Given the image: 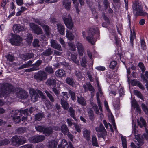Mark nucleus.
<instances>
[{
	"label": "nucleus",
	"mask_w": 148,
	"mask_h": 148,
	"mask_svg": "<svg viewBox=\"0 0 148 148\" xmlns=\"http://www.w3.org/2000/svg\"><path fill=\"white\" fill-rule=\"evenodd\" d=\"M32 108H30L29 109H25L24 110H21L20 112L18 110H15L12 111L11 113L12 114L11 116L14 121L16 123H18L20 122L21 119L20 118V114L23 113L25 115H28L32 112Z\"/></svg>",
	"instance_id": "obj_1"
},
{
	"label": "nucleus",
	"mask_w": 148,
	"mask_h": 148,
	"mask_svg": "<svg viewBox=\"0 0 148 148\" xmlns=\"http://www.w3.org/2000/svg\"><path fill=\"white\" fill-rule=\"evenodd\" d=\"M99 30L97 28L96 29H92L89 30L88 32V35L86 36V32L85 31L82 32V36L84 39L92 45H94L96 40L94 37L95 34H98L99 36Z\"/></svg>",
	"instance_id": "obj_2"
},
{
	"label": "nucleus",
	"mask_w": 148,
	"mask_h": 148,
	"mask_svg": "<svg viewBox=\"0 0 148 148\" xmlns=\"http://www.w3.org/2000/svg\"><path fill=\"white\" fill-rule=\"evenodd\" d=\"M14 87L10 84L0 83V97L7 96L14 91Z\"/></svg>",
	"instance_id": "obj_3"
},
{
	"label": "nucleus",
	"mask_w": 148,
	"mask_h": 148,
	"mask_svg": "<svg viewBox=\"0 0 148 148\" xmlns=\"http://www.w3.org/2000/svg\"><path fill=\"white\" fill-rule=\"evenodd\" d=\"M26 142L25 138L22 136H15L12 139V145L16 146L25 143Z\"/></svg>",
	"instance_id": "obj_4"
},
{
	"label": "nucleus",
	"mask_w": 148,
	"mask_h": 148,
	"mask_svg": "<svg viewBox=\"0 0 148 148\" xmlns=\"http://www.w3.org/2000/svg\"><path fill=\"white\" fill-rule=\"evenodd\" d=\"M133 12L135 16L141 15L143 12L142 7L138 2H136L133 5Z\"/></svg>",
	"instance_id": "obj_5"
},
{
	"label": "nucleus",
	"mask_w": 148,
	"mask_h": 148,
	"mask_svg": "<svg viewBox=\"0 0 148 148\" xmlns=\"http://www.w3.org/2000/svg\"><path fill=\"white\" fill-rule=\"evenodd\" d=\"M47 77V74L44 71H40L34 76V78L38 81H42L46 79Z\"/></svg>",
	"instance_id": "obj_6"
},
{
	"label": "nucleus",
	"mask_w": 148,
	"mask_h": 148,
	"mask_svg": "<svg viewBox=\"0 0 148 148\" xmlns=\"http://www.w3.org/2000/svg\"><path fill=\"white\" fill-rule=\"evenodd\" d=\"M95 130L98 132V137H102L104 139V137L107 135V132L103 125L101 123L99 127L96 128Z\"/></svg>",
	"instance_id": "obj_7"
},
{
	"label": "nucleus",
	"mask_w": 148,
	"mask_h": 148,
	"mask_svg": "<svg viewBox=\"0 0 148 148\" xmlns=\"http://www.w3.org/2000/svg\"><path fill=\"white\" fill-rule=\"evenodd\" d=\"M12 44L16 46L20 45L21 42L22 41V38L19 35L13 34L12 38L10 40Z\"/></svg>",
	"instance_id": "obj_8"
},
{
	"label": "nucleus",
	"mask_w": 148,
	"mask_h": 148,
	"mask_svg": "<svg viewBox=\"0 0 148 148\" xmlns=\"http://www.w3.org/2000/svg\"><path fill=\"white\" fill-rule=\"evenodd\" d=\"M30 27L34 33L37 35L41 34L42 33V30L38 25L33 23H31L29 24Z\"/></svg>",
	"instance_id": "obj_9"
},
{
	"label": "nucleus",
	"mask_w": 148,
	"mask_h": 148,
	"mask_svg": "<svg viewBox=\"0 0 148 148\" xmlns=\"http://www.w3.org/2000/svg\"><path fill=\"white\" fill-rule=\"evenodd\" d=\"M45 139L43 135L34 136L29 138V141L32 143H38L43 141Z\"/></svg>",
	"instance_id": "obj_10"
},
{
	"label": "nucleus",
	"mask_w": 148,
	"mask_h": 148,
	"mask_svg": "<svg viewBox=\"0 0 148 148\" xmlns=\"http://www.w3.org/2000/svg\"><path fill=\"white\" fill-rule=\"evenodd\" d=\"M42 62V61L40 60H39L34 64H32L31 65L33 67L29 69L26 70V72H30L34 71H37L39 69V66Z\"/></svg>",
	"instance_id": "obj_11"
},
{
	"label": "nucleus",
	"mask_w": 148,
	"mask_h": 148,
	"mask_svg": "<svg viewBox=\"0 0 148 148\" xmlns=\"http://www.w3.org/2000/svg\"><path fill=\"white\" fill-rule=\"evenodd\" d=\"M68 17H64L63 18V19L67 27L69 29H71L73 27V24L71 17L69 16V14H68Z\"/></svg>",
	"instance_id": "obj_12"
},
{
	"label": "nucleus",
	"mask_w": 148,
	"mask_h": 148,
	"mask_svg": "<svg viewBox=\"0 0 148 148\" xmlns=\"http://www.w3.org/2000/svg\"><path fill=\"white\" fill-rule=\"evenodd\" d=\"M29 93L31 94V100L32 101L35 102L38 100V94L34 89H31Z\"/></svg>",
	"instance_id": "obj_13"
},
{
	"label": "nucleus",
	"mask_w": 148,
	"mask_h": 148,
	"mask_svg": "<svg viewBox=\"0 0 148 148\" xmlns=\"http://www.w3.org/2000/svg\"><path fill=\"white\" fill-rule=\"evenodd\" d=\"M50 43L51 46L54 48L57 49L60 51H62L61 46L58 44L56 40H51L50 41Z\"/></svg>",
	"instance_id": "obj_14"
},
{
	"label": "nucleus",
	"mask_w": 148,
	"mask_h": 148,
	"mask_svg": "<svg viewBox=\"0 0 148 148\" xmlns=\"http://www.w3.org/2000/svg\"><path fill=\"white\" fill-rule=\"evenodd\" d=\"M91 131L89 130L86 129H84L83 131V137L87 141H89L90 139Z\"/></svg>",
	"instance_id": "obj_15"
},
{
	"label": "nucleus",
	"mask_w": 148,
	"mask_h": 148,
	"mask_svg": "<svg viewBox=\"0 0 148 148\" xmlns=\"http://www.w3.org/2000/svg\"><path fill=\"white\" fill-rule=\"evenodd\" d=\"M24 27L20 24L14 25L13 27V30L14 33H16L24 30Z\"/></svg>",
	"instance_id": "obj_16"
},
{
	"label": "nucleus",
	"mask_w": 148,
	"mask_h": 148,
	"mask_svg": "<svg viewBox=\"0 0 148 148\" xmlns=\"http://www.w3.org/2000/svg\"><path fill=\"white\" fill-rule=\"evenodd\" d=\"M21 57L25 61L32 58L34 57V54L32 53H27L25 54H21Z\"/></svg>",
	"instance_id": "obj_17"
},
{
	"label": "nucleus",
	"mask_w": 148,
	"mask_h": 148,
	"mask_svg": "<svg viewBox=\"0 0 148 148\" xmlns=\"http://www.w3.org/2000/svg\"><path fill=\"white\" fill-rule=\"evenodd\" d=\"M76 45L77 47L79 55L82 56L83 55L84 49L82 44L77 42L76 44Z\"/></svg>",
	"instance_id": "obj_18"
},
{
	"label": "nucleus",
	"mask_w": 148,
	"mask_h": 148,
	"mask_svg": "<svg viewBox=\"0 0 148 148\" xmlns=\"http://www.w3.org/2000/svg\"><path fill=\"white\" fill-rule=\"evenodd\" d=\"M57 25L58 30L60 33L62 35L64 34L65 29L64 26L60 23L57 24Z\"/></svg>",
	"instance_id": "obj_19"
},
{
	"label": "nucleus",
	"mask_w": 148,
	"mask_h": 148,
	"mask_svg": "<svg viewBox=\"0 0 148 148\" xmlns=\"http://www.w3.org/2000/svg\"><path fill=\"white\" fill-rule=\"evenodd\" d=\"M18 96L20 99H25L27 98L28 97V93L25 90H21L19 92L18 94Z\"/></svg>",
	"instance_id": "obj_20"
},
{
	"label": "nucleus",
	"mask_w": 148,
	"mask_h": 148,
	"mask_svg": "<svg viewBox=\"0 0 148 148\" xmlns=\"http://www.w3.org/2000/svg\"><path fill=\"white\" fill-rule=\"evenodd\" d=\"M55 74L58 77L61 78L65 75V71L62 69H59L55 72Z\"/></svg>",
	"instance_id": "obj_21"
},
{
	"label": "nucleus",
	"mask_w": 148,
	"mask_h": 148,
	"mask_svg": "<svg viewBox=\"0 0 148 148\" xmlns=\"http://www.w3.org/2000/svg\"><path fill=\"white\" fill-rule=\"evenodd\" d=\"M46 83L47 85L50 86H54L56 85V80L52 78H49L47 80Z\"/></svg>",
	"instance_id": "obj_22"
},
{
	"label": "nucleus",
	"mask_w": 148,
	"mask_h": 148,
	"mask_svg": "<svg viewBox=\"0 0 148 148\" xmlns=\"http://www.w3.org/2000/svg\"><path fill=\"white\" fill-rule=\"evenodd\" d=\"M88 113L89 119L93 121L95 119L93 111L91 108H90L88 111Z\"/></svg>",
	"instance_id": "obj_23"
},
{
	"label": "nucleus",
	"mask_w": 148,
	"mask_h": 148,
	"mask_svg": "<svg viewBox=\"0 0 148 148\" xmlns=\"http://www.w3.org/2000/svg\"><path fill=\"white\" fill-rule=\"evenodd\" d=\"M53 53V50L51 48H48L44 51L42 53V55L43 56H49L51 55Z\"/></svg>",
	"instance_id": "obj_24"
},
{
	"label": "nucleus",
	"mask_w": 148,
	"mask_h": 148,
	"mask_svg": "<svg viewBox=\"0 0 148 148\" xmlns=\"http://www.w3.org/2000/svg\"><path fill=\"white\" fill-rule=\"evenodd\" d=\"M42 27L45 32V34L47 36H49L51 34V29L48 25H45L44 24H43Z\"/></svg>",
	"instance_id": "obj_25"
},
{
	"label": "nucleus",
	"mask_w": 148,
	"mask_h": 148,
	"mask_svg": "<svg viewBox=\"0 0 148 148\" xmlns=\"http://www.w3.org/2000/svg\"><path fill=\"white\" fill-rule=\"evenodd\" d=\"M77 102L83 106H86V101L84 97H77Z\"/></svg>",
	"instance_id": "obj_26"
},
{
	"label": "nucleus",
	"mask_w": 148,
	"mask_h": 148,
	"mask_svg": "<svg viewBox=\"0 0 148 148\" xmlns=\"http://www.w3.org/2000/svg\"><path fill=\"white\" fill-rule=\"evenodd\" d=\"M68 111L71 116L75 120H77V119L75 116V112L73 108L71 107H70L69 108Z\"/></svg>",
	"instance_id": "obj_27"
},
{
	"label": "nucleus",
	"mask_w": 148,
	"mask_h": 148,
	"mask_svg": "<svg viewBox=\"0 0 148 148\" xmlns=\"http://www.w3.org/2000/svg\"><path fill=\"white\" fill-rule=\"evenodd\" d=\"M53 129L51 127H44L43 133L46 136H49L52 133Z\"/></svg>",
	"instance_id": "obj_28"
},
{
	"label": "nucleus",
	"mask_w": 148,
	"mask_h": 148,
	"mask_svg": "<svg viewBox=\"0 0 148 148\" xmlns=\"http://www.w3.org/2000/svg\"><path fill=\"white\" fill-rule=\"evenodd\" d=\"M61 101H66L68 99L69 97L68 93L66 92H62L60 97Z\"/></svg>",
	"instance_id": "obj_29"
},
{
	"label": "nucleus",
	"mask_w": 148,
	"mask_h": 148,
	"mask_svg": "<svg viewBox=\"0 0 148 148\" xmlns=\"http://www.w3.org/2000/svg\"><path fill=\"white\" fill-rule=\"evenodd\" d=\"M69 144L68 145L66 141L63 139L62 140L61 143L58 145V148H68Z\"/></svg>",
	"instance_id": "obj_30"
},
{
	"label": "nucleus",
	"mask_w": 148,
	"mask_h": 148,
	"mask_svg": "<svg viewBox=\"0 0 148 148\" xmlns=\"http://www.w3.org/2000/svg\"><path fill=\"white\" fill-rule=\"evenodd\" d=\"M60 130L64 135H66L67 133L69 132L67 126L65 124H63L61 125Z\"/></svg>",
	"instance_id": "obj_31"
},
{
	"label": "nucleus",
	"mask_w": 148,
	"mask_h": 148,
	"mask_svg": "<svg viewBox=\"0 0 148 148\" xmlns=\"http://www.w3.org/2000/svg\"><path fill=\"white\" fill-rule=\"evenodd\" d=\"M33 61L34 60H29L28 61L26 64H24L19 67L18 68V69H21L24 68L29 67L31 66H32L31 64Z\"/></svg>",
	"instance_id": "obj_32"
},
{
	"label": "nucleus",
	"mask_w": 148,
	"mask_h": 148,
	"mask_svg": "<svg viewBox=\"0 0 148 148\" xmlns=\"http://www.w3.org/2000/svg\"><path fill=\"white\" fill-rule=\"evenodd\" d=\"M63 3L65 8L67 10H69L71 7V1L69 0H64L63 1Z\"/></svg>",
	"instance_id": "obj_33"
},
{
	"label": "nucleus",
	"mask_w": 148,
	"mask_h": 148,
	"mask_svg": "<svg viewBox=\"0 0 148 148\" xmlns=\"http://www.w3.org/2000/svg\"><path fill=\"white\" fill-rule=\"evenodd\" d=\"M81 66L83 67L86 68L88 64L87 60L85 57H83L80 60Z\"/></svg>",
	"instance_id": "obj_34"
},
{
	"label": "nucleus",
	"mask_w": 148,
	"mask_h": 148,
	"mask_svg": "<svg viewBox=\"0 0 148 148\" xmlns=\"http://www.w3.org/2000/svg\"><path fill=\"white\" fill-rule=\"evenodd\" d=\"M66 83L72 86H73L75 85V83L73 79L71 77H67L66 79Z\"/></svg>",
	"instance_id": "obj_35"
},
{
	"label": "nucleus",
	"mask_w": 148,
	"mask_h": 148,
	"mask_svg": "<svg viewBox=\"0 0 148 148\" xmlns=\"http://www.w3.org/2000/svg\"><path fill=\"white\" fill-rule=\"evenodd\" d=\"M24 39L27 41L29 45L31 44L33 40L32 34L30 33H28Z\"/></svg>",
	"instance_id": "obj_36"
},
{
	"label": "nucleus",
	"mask_w": 148,
	"mask_h": 148,
	"mask_svg": "<svg viewBox=\"0 0 148 148\" xmlns=\"http://www.w3.org/2000/svg\"><path fill=\"white\" fill-rule=\"evenodd\" d=\"M131 34L130 36V42L131 44L132 47H133V41L134 39L136 38V36L135 32L133 30V33H132L131 30H130Z\"/></svg>",
	"instance_id": "obj_37"
},
{
	"label": "nucleus",
	"mask_w": 148,
	"mask_h": 148,
	"mask_svg": "<svg viewBox=\"0 0 148 148\" xmlns=\"http://www.w3.org/2000/svg\"><path fill=\"white\" fill-rule=\"evenodd\" d=\"M137 122L138 125L141 128H142L143 126L145 127L146 124V121L142 117H140V121L138 120Z\"/></svg>",
	"instance_id": "obj_38"
},
{
	"label": "nucleus",
	"mask_w": 148,
	"mask_h": 148,
	"mask_svg": "<svg viewBox=\"0 0 148 148\" xmlns=\"http://www.w3.org/2000/svg\"><path fill=\"white\" fill-rule=\"evenodd\" d=\"M60 102L64 110H67L68 109L69 104L67 100L61 101Z\"/></svg>",
	"instance_id": "obj_39"
},
{
	"label": "nucleus",
	"mask_w": 148,
	"mask_h": 148,
	"mask_svg": "<svg viewBox=\"0 0 148 148\" xmlns=\"http://www.w3.org/2000/svg\"><path fill=\"white\" fill-rule=\"evenodd\" d=\"M69 49V50L74 51H76V48L75 46L74 42L72 41H70L68 43Z\"/></svg>",
	"instance_id": "obj_40"
},
{
	"label": "nucleus",
	"mask_w": 148,
	"mask_h": 148,
	"mask_svg": "<svg viewBox=\"0 0 148 148\" xmlns=\"http://www.w3.org/2000/svg\"><path fill=\"white\" fill-rule=\"evenodd\" d=\"M57 143L55 141H52L49 142L48 148H56Z\"/></svg>",
	"instance_id": "obj_41"
},
{
	"label": "nucleus",
	"mask_w": 148,
	"mask_h": 148,
	"mask_svg": "<svg viewBox=\"0 0 148 148\" xmlns=\"http://www.w3.org/2000/svg\"><path fill=\"white\" fill-rule=\"evenodd\" d=\"M26 128L24 127H20L16 130V131L17 133L20 134L23 133L26 131Z\"/></svg>",
	"instance_id": "obj_42"
},
{
	"label": "nucleus",
	"mask_w": 148,
	"mask_h": 148,
	"mask_svg": "<svg viewBox=\"0 0 148 148\" xmlns=\"http://www.w3.org/2000/svg\"><path fill=\"white\" fill-rule=\"evenodd\" d=\"M68 92L69 94L70 95L72 100L75 101L76 100V95L75 92L71 90H69Z\"/></svg>",
	"instance_id": "obj_43"
},
{
	"label": "nucleus",
	"mask_w": 148,
	"mask_h": 148,
	"mask_svg": "<svg viewBox=\"0 0 148 148\" xmlns=\"http://www.w3.org/2000/svg\"><path fill=\"white\" fill-rule=\"evenodd\" d=\"M45 70L47 73L50 74H52L54 72L52 67L49 66H47L45 68Z\"/></svg>",
	"instance_id": "obj_44"
},
{
	"label": "nucleus",
	"mask_w": 148,
	"mask_h": 148,
	"mask_svg": "<svg viewBox=\"0 0 148 148\" xmlns=\"http://www.w3.org/2000/svg\"><path fill=\"white\" fill-rule=\"evenodd\" d=\"M92 145L94 146L97 147L99 145L96 136L95 135H93L92 136Z\"/></svg>",
	"instance_id": "obj_45"
},
{
	"label": "nucleus",
	"mask_w": 148,
	"mask_h": 148,
	"mask_svg": "<svg viewBox=\"0 0 148 148\" xmlns=\"http://www.w3.org/2000/svg\"><path fill=\"white\" fill-rule=\"evenodd\" d=\"M45 92L50 101L52 102H54L55 101V99L52 95L47 90H45Z\"/></svg>",
	"instance_id": "obj_46"
},
{
	"label": "nucleus",
	"mask_w": 148,
	"mask_h": 148,
	"mask_svg": "<svg viewBox=\"0 0 148 148\" xmlns=\"http://www.w3.org/2000/svg\"><path fill=\"white\" fill-rule=\"evenodd\" d=\"M10 141L6 139L0 140V146L6 145L10 143Z\"/></svg>",
	"instance_id": "obj_47"
},
{
	"label": "nucleus",
	"mask_w": 148,
	"mask_h": 148,
	"mask_svg": "<svg viewBox=\"0 0 148 148\" xmlns=\"http://www.w3.org/2000/svg\"><path fill=\"white\" fill-rule=\"evenodd\" d=\"M66 36L68 39L70 40H73L74 38V36L68 30H67Z\"/></svg>",
	"instance_id": "obj_48"
},
{
	"label": "nucleus",
	"mask_w": 148,
	"mask_h": 148,
	"mask_svg": "<svg viewBox=\"0 0 148 148\" xmlns=\"http://www.w3.org/2000/svg\"><path fill=\"white\" fill-rule=\"evenodd\" d=\"M134 94L137 96L141 99H143V97L141 93L137 90H135L134 91Z\"/></svg>",
	"instance_id": "obj_49"
},
{
	"label": "nucleus",
	"mask_w": 148,
	"mask_h": 148,
	"mask_svg": "<svg viewBox=\"0 0 148 148\" xmlns=\"http://www.w3.org/2000/svg\"><path fill=\"white\" fill-rule=\"evenodd\" d=\"M72 61L77 65L79 64V61L77 59L76 56L74 55H72L71 56Z\"/></svg>",
	"instance_id": "obj_50"
},
{
	"label": "nucleus",
	"mask_w": 148,
	"mask_h": 148,
	"mask_svg": "<svg viewBox=\"0 0 148 148\" xmlns=\"http://www.w3.org/2000/svg\"><path fill=\"white\" fill-rule=\"evenodd\" d=\"M8 60L10 62H12L14 60L15 58L12 55L9 54L5 56Z\"/></svg>",
	"instance_id": "obj_51"
},
{
	"label": "nucleus",
	"mask_w": 148,
	"mask_h": 148,
	"mask_svg": "<svg viewBox=\"0 0 148 148\" xmlns=\"http://www.w3.org/2000/svg\"><path fill=\"white\" fill-rule=\"evenodd\" d=\"M35 117L36 120L40 121L43 117V115L42 113H38L35 115Z\"/></svg>",
	"instance_id": "obj_52"
},
{
	"label": "nucleus",
	"mask_w": 148,
	"mask_h": 148,
	"mask_svg": "<svg viewBox=\"0 0 148 148\" xmlns=\"http://www.w3.org/2000/svg\"><path fill=\"white\" fill-rule=\"evenodd\" d=\"M117 64V62L115 61H113L111 62L109 65L110 68L112 69H114Z\"/></svg>",
	"instance_id": "obj_53"
},
{
	"label": "nucleus",
	"mask_w": 148,
	"mask_h": 148,
	"mask_svg": "<svg viewBox=\"0 0 148 148\" xmlns=\"http://www.w3.org/2000/svg\"><path fill=\"white\" fill-rule=\"evenodd\" d=\"M121 139L122 140L123 147L127 146V141L125 137L122 136L121 137Z\"/></svg>",
	"instance_id": "obj_54"
},
{
	"label": "nucleus",
	"mask_w": 148,
	"mask_h": 148,
	"mask_svg": "<svg viewBox=\"0 0 148 148\" xmlns=\"http://www.w3.org/2000/svg\"><path fill=\"white\" fill-rule=\"evenodd\" d=\"M141 107L142 109L145 113L147 114H148V107L144 103H142L141 104Z\"/></svg>",
	"instance_id": "obj_55"
},
{
	"label": "nucleus",
	"mask_w": 148,
	"mask_h": 148,
	"mask_svg": "<svg viewBox=\"0 0 148 148\" xmlns=\"http://www.w3.org/2000/svg\"><path fill=\"white\" fill-rule=\"evenodd\" d=\"M88 87V90L90 91H95V90L92 86L91 85L90 83L89 82H88L86 84Z\"/></svg>",
	"instance_id": "obj_56"
},
{
	"label": "nucleus",
	"mask_w": 148,
	"mask_h": 148,
	"mask_svg": "<svg viewBox=\"0 0 148 148\" xmlns=\"http://www.w3.org/2000/svg\"><path fill=\"white\" fill-rule=\"evenodd\" d=\"M44 127L43 126H37L35 127V129L37 131L43 133Z\"/></svg>",
	"instance_id": "obj_57"
},
{
	"label": "nucleus",
	"mask_w": 148,
	"mask_h": 148,
	"mask_svg": "<svg viewBox=\"0 0 148 148\" xmlns=\"http://www.w3.org/2000/svg\"><path fill=\"white\" fill-rule=\"evenodd\" d=\"M33 45L34 47H39L40 45L39 44V41L38 39H34L33 42Z\"/></svg>",
	"instance_id": "obj_58"
},
{
	"label": "nucleus",
	"mask_w": 148,
	"mask_h": 148,
	"mask_svg": "<svg viewBox=\"0 0 148 148\" xmlns=\"http://www.w3.org/2000/svg\"><path fill=\"white\" fill-rule=\"evenodd\" d=\"M138 66L141 70V71L143 73L146 70L144 64L142 62H139L138 64Z\"/></svg>",
	"instance_id": "obj_59"
},
{
	"label": "nucleus",
	"mask_w": 148,
	"mask_h": 148,
	"mask_svg": "<svg viewBox=\"0 0 148 148\" xmlns=\"http://www.w3.org/2000/svg\"><path fill=\"white\" fill-rule=\"evenodd\" d=\"M77 1V0H72L75 7L76 8V11L77 12H79L78 6L79 5V3Z\"/></svg>",
	"instance_id": "obj_60"
},
{
	"label": "nucleus",
	"mask_w": 148,
	"mask_h": 148,
	"mask_svg": "<svg viewBox=\"0 0 148 148\" xmlns=\"http://www.w3.org/2000/svg\"><path fill=\"white\" fill-rule=\"evenodd\" d=\"M75 75L77 78L81 79L83 77L82 74L79 71H75Z\"/></svg>",
	"instance_id": "obj_61"
},
{
	"label": "nucleus",
	"mask_w": 148,
	"mask_h": 148,
	"mask_svg": "<svg viewBox=\"0 0 148 148\" xmlns=\"http://www.w3.org/2000/svg\"><path fill=\"white\" fill-rule=\"evenodd\" d=\"M110 119L112 124L113 125L114 129L115 130V131H117L116 127L114 117L113 116H111Z\"/></svg>",
	"instance_id": "obj_62"
},
{
	"label": "nucleus",
	"mask_w": 148,
	"mask_h": 148,
	"mask_svg": "<svg viewBox=\"0 0 148 148\" xmlns=\"http://www.w3.org/2000/svg\"><path fill=\"white\" fill-rule=\"evenodd\" d=\"M92 108L93 109L94 111L96 114H98L99 112L98 106L96 104H94L92 105Z\"/></svg>",
	"instance_id": "obj_63"
},
{
	"label": "nucleus",
	"mask_w": 148,
	"mask_h": 148,
	"mask_svg": "<svg viewBox=\"0 0 148 148\" xmlns=\"http://www.w3.org/2000/svg\"><path fill=\"white\" fill-rule=\"evenodd\" d=\"M33 21H34L35 23H37L38 25H40L41 27L44 24L43 23H42L41 21L38 19H35L34 18H33Z\"/></svg>",
	"instance_id": "obj_64"
}]
</instances>
